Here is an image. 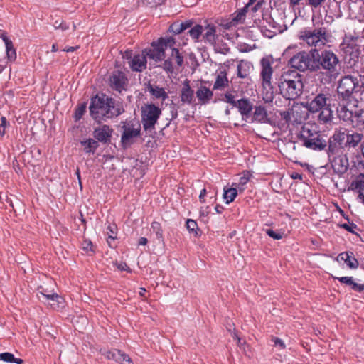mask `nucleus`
<instances>
[{"label": "nucleus", "mask_w": 364, "mask_h": 364, "mask_svg": "<svg viewBox=\"0 0 364 364\" xmlns=\"http://www.w3.org/2000/svg\"><path fill=\"white\" fill-rule=\"evenodd\" d=\"M299 39L304 41L308 46H314V48L324 46L328 42L326 28L324 27L314 29L306 28L300 31Z\"/></svg>", "instance_id": "7"}, {"label": "nucleus", "mask_w": 364, "mask_h": 364, "mask_svg": "<svg viewBox=\"0 0 364 364\" xmlns=\"http://www.w3.org/2000/svg\"><path fill=\"white\" fill-rule=\"evenodd\" d=\"M338 130L341 137L344 135V146H346L347 149L357 147L363 138V134L355 131L348 130L345 128H340L338 129Z\"/></svg>", "instance_id": "14"}, {"label": "nucleus", "mask_w": 364, "mask_h": 364, "mask_svg": "<svg viewBox=\"0 0 364 364\" xmlns=\"http://www.w3.org/2000/svg\"><path fill=\"white\" fill-rule=\"evenodd\" d=\"M133 51L132 50H127L124 51V53L122 54V58L124 59L129 60V61L133 59Z\"/></svg>", "instance_id": "60"}, {"label": "nucleus", "mask_w": 364, "mask_h": 364, "mask_svg": "<svg viewBox=\"0 0 364 364\" xmlns=\"http://www.w3.org/2000/svg\"><path fill=\"white\" fill-rule=\"evenodd\" d=\"M272 341L274 342V345L275 346H279L281 349H284L285 348V344L280 338L277 337H273Z\"/></svg>", "instance_id": "57"}, {"label": "nucleus", "mask_w": 364, "mask_h": 364, "mask_svg": "<svg viewBox=\"0 0 364 364\" xmlns=\"http://www.w3.org/2000/svg\"><path fill=\"white\" fill-rule=\"evenodd\" d=\"M252 121L259 123H270L271 120L268 118L267 111L263 106H255L253 112Z\"/></svg>", "instance_id": "24"}, {"label": "nucleus", "mask_w": 364, "mask_h": 364, "mask_svg": "<svg viewBox=\"0 0 364 364\" xmlns=\"http://www.w3.org/2000/svg\"><path fill=\"white\" fill-rule=\"evenodd\" d=\"M349 190L353 191L364 190V173H360L356 178L351 182Z\"/></svg>", "instance_id": "34"}, {"label": "nucleus", "mask_w": 364, "mask_h": 364, "mask_svg": "<svg viewBox=\"0 0 364 364\" xmlns=\"http://www.w3.org/2000/svg\"><path fill=\"white\" fill-rule=\"evenodd\" d=\"M252 65L250 62L242 60L237 67V75L239 78L244 79L248 77Z\"/></svg>", "instance_id": "31"}, {"label": "nucleus", "mask_w": 364, "mask_h": 364, "mask_svg": "<svg viewBox=\"0 0 364 364\" xmlns=\"http://www.w3.org/2000/svg\"><path fill=\"white\" fill-rule=\"evenodd\" d=\"M151 228L152 232L155 233L156 238L159 242L164 243L163 230L161 223L157 221H154L151 223Z\"/></svg>", "instance_id": "36"}, {"label": "nucleus", "mask_w": 364, "mask_h": 364, "mask_svg": "<svg viewBox=\"0 0 364 364\" xmlns=\"http://www.w3.org/2000/svg\"><path fill=\"white\" fill-rule=\"evenodd\" d=\"M159 39H162L161 45L163 46L165 50H166L168 48H169L171 50L172 48H175L174 45L176 44V41L173 38L169 37L166 38L161 37Z\"/></svg>", "instance_id": "41"}, {"label": "nucleus", "mask_w": 364, "mask_h": 364, "mask_svg": "<svg viewBox=\"0 0 364 364\" xmlns=\"http://www.w3.org/2000/svg\"><path fill=\"white\" fill-rule=\"evenodd\" d=\"M173 63H176V68H181L184 63V57L178 48H172L170 55L160 67L167 73L172 74L174 72Z\"/></svg>", "instance_id": "13"}, {"label": "nucleus", "mask_w": 364, "mask_h": 364, "mask_svg": "<svg viewBox=\"0 0 364 364\" xmlns=\"http://www.w3.org/2000/svg\"><path fill=\"white\" fill-rule=\"evenodd\" d=\"M224 97H225V100H224L225 102L227 103H229V104L232 103V101L235 99V96L230 92H226L224 95Z\"/></svg>", "instance_id": "62"}, {"label": "nucleus", "mask_w": 364, "mask_h": 364, "mask_svg": "<svg viewBox=\"0 0 364 364\" xmlns=\"http://www.w3.org/2000/svg\"><path fill=\"white\" fill-rule=\"evenodd\" d=\"M205 33L203 36L205 42L211 46H215L218 35L216 34V27L213 24H208L205 27Z\"/></svg>", "instance_id": "28"}, {"label": "nucleus", "mask_w": 364, "mask_h": 364, "mask_svg": "<svg viewBox=\"0 0 364 364\" xmlns=\"http://www.w3.org/2000/svg\"><path fill=\"white\" fill-rule=\"evenodd\" d=\"M146 55L145 53L134 55L133 59L129 61L130 68L135 72H142L146 68Z\"/></svg>", "instance_id": "19"}, {"label": "nucleus", "mask_w": 364, "mask_h": 364, "mask_svg": "<svg viewBox=\"0 0 364 364\" xmlns=\"http://www.w3.org/2000/svg\"><path fill=\"white\" fill-rule=\"evenodd\" d=\"M80 144L87 154H94L100 146L98 141L91 138L81 141Z\"/></svg>", "instance_id": "32"}, {"label": "nucleus", "mask_w": 364, "mask_h": 364, "mask_svg": "<svg viewBox=\"0 0 364 364\" xmlns=\"http://www.w3.org/2000/svg\"><path fill=\"white\" fill-rule=\"evenodd\" d=\"M181 101L188 105L192 104L194 97V91L190 86V81L186 79L180 93Z\"/></svg>", "instance_id": "20"}, {"label": "nucleus", "mask_w": 364, "mask_h": 364, "mask_svg": "<svg viewBox=\"0 0 364 364\" xmlns=\"http://www.w3.org/2000/svg\"><path fill=\"white\" fill-rule=\"evenodd\" d=\"M119 353H120V350H117V349H114L112 350H110V351H108L107 353V358L108 359H112V360H114L115 361H117L119 360Z\"/></svg>", "instance_id": "48"}, {"label": "nucleus", "mask_w": 364, "mask_h": 364, "mask_svg": "<svg viewBox=\"0 0 364 364\" xmlns=\"http://www.w3.org/2000/svg\"><path fill=\"white\" fill-rule=\"evenodd\" d=\"M86 109H87V102H85L80 103L77 106V107L75 108V114H74V118H75V122L79 121L82 117V116L84 115V114L86 112Z\"/></svg>", "instance_id": "38"}, {"label": "nucleus", "mask_w": 364, "mask_h": 364, "mask_svg": "<svg viewBox=\"0 0 364 364\" xmlns=\"http://www.w3.org/2000/svg\"><path fill=\"white\" fill-rule=\"evenodd\" d=\"M161 114V109L154 103L145 104L141 107V123L146 132H151L155 129Z\"/></svg>", "instance_id": "10"}, {"label": "nucleus", "mask_w": 364, "mask_h": 364, "mask_svg": "<svg viewBox=\"0 0 364 364\" xmlns=\"http://www.w3.org/2000/svg\"><path fill=\"white\" fill-rule=\"evenodd\" d=\"M161 42L162 39H158L156 41H153L151 43V48L144 49L143 50V53H145L146 57L155 60L156 62H160L164 60L166 50L161 45Z\"/></svg>", "instance_id": "15"}, {"label": "nucleus", "mask_w": 364, "mask_h": 364, "mask_svg": "<svg viewBox=\"0 0 364 364\" xmlns=\"http://www.w3.org/2000/svg\"><path fill=\"white\" fill-rule=\"evenodd\" d=\"M146 90L153 96L154 99H161L164 102L168 97V93L165 91L164 88L160 87L156 85H152L150 82L145 84Z\"/></svg>", "instance_id": "21"}, {"label": "nucleus", "mask_w": 364, "mask_h": 364, "mask_svg": "<svg viewBox=\"0 0 364 364\" xmlns=\"http://www.w3.org/2000/svg\"><path fill=\"white\" fill-rule=\"evenodd\" d=\"M0 360H3L6 363H13V360H14V355L11 353L9 352L0 353Z\"/></svg>", "instance_id": "46"}, {"label": "nucleus", "mask_w": 364, "mask_h": 364, "mask_svg": "<svg viewBox=\"0 0 364 364\" xmlns=\"http://www.w3.org/2000/svg\"><path fill=\"white\" fill-rule=\"evenodd\" d=\"M0 38L3 40L5 45L11 43L12 41L7 37V33L4 31H0Z\"/></svg>", "instance_id": "59"}, {"label": "nucleus", "mask_w": 364, "mask_h": 364, "mask_svg": "<svg viewBox=\"0 0 364 364\" xmlns=\"http://www.w3.org/2000/svg\"><path fill=\"white\" fill-rule=\"evenodd\" d=\"M79 48H80L79 46H68V47H66L64 49H63V51L68 52V53L74 52V51L77 50Z\"/></svg>", "instance_id": "63"}, {"label": "nucleus", "mask_w": 364, "mask_h": 364, "mask_svg": "<svg viewBox=\"0 0 364 364\" xmlns=\"http://www.w3.org/2000/svg\"><path fill=\"white\" fill-rule=\"evenodd\" d=\"M82 245V249L85 251H86V252L91 251L92 252H95V250H93L92 242L90 240H86V239L84 240Z\"/></svg>", "instance_id": "52"}, {"label": "nucleus", "mask_w": 364, "mask_h": 364, "mask_svg": "<svg viewBox=\"0 0 364 364\" xmlns=\"http://www.w3.org/2000/svg\"><path fill=\"white\" fill-rule=\"evenodd\" d=\"M343 138L344 135L341 137L338 129H336L333 134L327 138L328 144L325 151L328 158L344 154L346 146H344Z\"/></svg>", "instance_id": "11"}, {"label": "nucleus", "mask_w": 364, "mask_h": 364, "mask_svg": "<svg viewBox=\"0 0 364 364\" xmlns=\"http://www.w3.org/2000/svg\"><path fill=\"white\" fill-rule=\"evenodd\" d=\"M227 329L228 330V331H230L232 336V337L235 338V339H237V344L239 345L240 343V338H239L237 332H236V330H235V325L234 323H227V326H226Z\"/></svg>", "instance_id": "47"}, {"label": "nucleus", "mask_w": 364, "mask_h": 364, "mask_svg": "<svg viewBox=\"0 0 364 364\" xmlns=\"http://www.w3.org/2000/svg\"><path fill=\"white\" fill-rule=\"evenodd\" d=\"M293 70L316 73V80L321 85H329L339 75L341 61L331 50L311 48L294 54L288 61Z\"/></svg>", "instance_id": "1"}, {"label": "nucleus", "mask_w": 364, "mask_h": 364, "mask_svg": "<svg viewBox=\"0 0 364 364\" xmlns=\"http://www.w3.org/2000/svg\"><path fill=\"white\" fill-rule=\"evenodd\" d=\"M168 31L174 34H179L183 31L181 26H180L179 22L173 23L168 28Z\"/></svg>", "instance_id": "44"}, {"label": "nucleus", "mask_w": 364, "mask_h": 364, "mask_svg": "<svg viewBox=\"0 0 364 364\" xmlns=\"http://www.w3.org/2000/svg\"><path fill=\"white\" fill-rule=\"evenodd\" d=\"M336 112L338 117L344 121V122H350L353 125V119H354V116L355 114V111L353 112L349 110L347 107L344 105H338L336 107Z\"/></svg>", "instance_id": "22"}, {"label": "nucleus", "mask_w": 364, "mask_h": 364, "mask_svg": "<svg viewBox=\"0 0 364 364\" xmlns=\"http://www.w3.org/2000/svg\"><path fill=\"white\" fill-rule=\"evenodd\" d=\"M326 0H307V4L314 8H318Z\"/></svg>", "instance_id": "56"}, {"label": "nucleus", "mask_w": 364, "mask_h": 364, "mask_svg": "<svg viewBox=\"0 0 364 364\" xmlns=\"http://www.w3.org/2000/svg\"><path fill=\"white\" fill-rule=\"evenodd\" d=\"M107 235H109L108 238L111 240H114L117 237V227L115 224L109 225L107 228Z\"/></svg>", "instance_id": "42"}, {"label": "nucleus", "mask_w": 364, "mask_h": 364, "mask_svg": "<svg viewBox=\"0 0 364 364\" xmlns=\"http://www.w3.org/2000/svg\"><path fill=\"white\" fill-rule=\"evenodd\" d=\"M112 132L113 129L109 126L105 124L94 129L93 136L98 143L107 144L110 141Z\"/></svg>", "instance_id": "18"}, {"label": "nucleus", "mask_w": 364, "mask_h": 364, "mask_svg": "<svg viewBox=\"0 0 364 364\" xmlns=\"http://www.w3.org/2000/svg\"><path fill=\"white\" fill-rule=\"evenodd\" d=\"M332 277L334 279H338L341 283L345 284L347 286H349L350 289L355 291L357 292H362L364 290V283L363 284H358L353 281V279L352 277Z\"/></svg>", "instance_id": "26"}, {"label": "nucleus", "mask_w": 364, "mask_h": 364, "mask_svg": "<svg viewBox=\"0 0 364 364\" xmlns=\"http://www.w3.org/2000/svg\"><path fill=\"white\" fill-rule=\"evenodd\" d=\"M5 46L8 60L14 61L16 59V51L14 47L13 42L5 45Z\"/></svg>", "instance_id": "39"}, {"label": "nucleus", "mask_w": 364, "mask_h": 364, "mask_svg": "<svg viewBox=\"0 0 364 364\" xmlns=\"http://www.w3.org/2000/svg\"><path fill=\"white\" fill-rule=\"evenodd\" d=\"M313 95L304 107L310 113H318V120L321 124L331 122L333 119V107L336 105V95L331 92L329 89H325Z\"/></svg>", "instance_id": "2"}, {"label": "nucleus", "mask_w": 364, "mask_h": 364, "mask_svg": "<svg viewBox=\"0 0 364 364\" xmlns=\"http://www.w3.org/2000/svg\"><path fill=\"white\" fill-rule=\"evenodd\" d=\"M107 100V107L108 108L106 112L107 113L108 119L117 117L125 112L122 102L117 101L115 99L108 96Z\"/></svg>", "instance_id": "17"}, {"label": "nucleus", "mask_w": 364, "mask_h": 364, "mask_svg": "<svg viewBox=\"0 0 364 364\" xmlns=\"http://www.w3.org/2000/svg\"><path fill=\"white\" fill-rule=\"evenodd\" d=\"M109 83L113 90L122 93L127 90L129 80L123 71L116 70L109 75Z\"/></svg>", "instance_id": "12"}, {"label": "nucleus", "mask_w": 364, "mask_h": 364, "mask_svg": "<svg viewBox=\"0 0 364 364\" xmlns=\"http://www.w3.org/2000/svg\"><path fill=\"white\" fill-rule=\"evenodd\" d=\"M249 11L247 6H244L242 9H237L235 13L232 14V18L229 23L227 24V27L229 28L232 26H236L239 23H243L245 20L246 14Z\"/></svg>", "instance_id": "23"}, {"label": "nucleus", "mask_w": 364, "mask_h": 364, "mask_svg": "<svg viewBox=\"0 0 364 364\" xmlns=\"http://www.w3.org/2000/svg\"><path fill=\"white\" fill-rule=\"evenodd\" d=\"M229 85V80L227 77V72L225 70L220 71L217 75L213 85V90H223Z\"/></svg>", "instance_id": "30"}, {"label": "nucleus", "mask_w": 364, "mask_h": 364, "mask_svg": "<svg viewBox=\"0 0 364 364\" xmlns=\"http://www.w3.org/2000/svg\"><path fill=\"white\" fill-rule=\"evenodd\" d=\"M122 123L121 144L122 146L126 149L134 143L135 138L141 136V125L140 122L136 119Z\"/></svg>", "instance_id": "9"}, {"label": "nucleus", "mask_w": 364, "mask_h": 364, "mask_svg": "<svg viewBox=\"0 0 364 364\" xmlns=\"http://www.w3.org/2000/svg\"><path fill=\"white\" fill-rule=\"evenodd\" d=\"M331 167L335 173L343 176L349 168L348 157L347 154H341L328 158Z\"/></svg>", "instance_id": "16"}, {"label": "nucleus", "mask_w": 364, "mask_h": 364, "mask_svg": "<svg viewBox=\"0 0 364 364\" xmlns=\"http://www.w3.org/2000/svg\"><path fill=\"white\" fill-rule=\"evenodd\" d=\"M353 127L360 130L364 129V109L355 111L354 119H353Z\"/></svg>", "instance_id": "33"}, {"label": "nucleus", "mask_w": 364, "mask_h": 364, "mask_svg": "<svg viewBox=\"0 0 364 364\" xmlns=\"http://www.w3.org/2000/svg\"><path fill=\"white\" fill-rule=\"evenodd\" d=\"M186 228L190 232L194 233L196 236H198V231L200 230L198 228L197 223L192 220L188 219L186 221Z\"/></svg>", "instance_id": "40"}, {"label": "nucleus", "mask_w": 364, "mask_h": 364, "mask_svg": "<svg viewBox=\"0 0 364 364\" xmlns=\"http://www.w3.org/2000/svg\"><path fill=\"white\" fill-rule=\"evenodd\" d=\"M203 31V27L200 24H196L195 26L191 28L188 33L190 36L195 40L198 41L199 38L202 35Z\"/></svg>", "instance_id": "37"}, {"label": "nucleus", "mask_w": 364, "mask_h": 364, "mask_svg": "<svg viewBox=\"0 0 364 364\" xmlns=\"http://www.w3.org/2000/svg\"><path fill=\"white\" fill-rule=\"evenodd\" d=\"M216 52L222 53L223 55H226L230 51V48L226 43H223L221 47L215 48Z\"/></svg>", "instance_id": "55"}, {"label": "nucleus", "mask_w": 364, "mask_h": 364, "mask_svg": "<svg viewBox=\"0 0 364 364\" xmlns=\"http://www.w3.org/2000/svg\"><path fill=\"white\" fill-rule=\"evenodd\" d=\"M193 22L191 21H186L185 22L180 23V26L182 27L183 30L185 31L189 28H191Z\"/></svg>", "instance_id": "61"}, {"label": "nucleus", "mask_w": 364, "mask_h": 364, "mask_svg": "<svg viewBox=\"0 0 364 364\" xmlns=\"http://www.w3.org/2000/svg\"><path fill=\"white\" fill-rule=\"evenodd\" d=\"M9 125V122L6 120V118L4 116L1 117V124H0V136H4L6 133V127Z\"/></svg>", "instance_id": "51"}, {"label": "nucleus", "mask_w": 364, "mask_h": 364, "mask_svg": "<svg viewBox=\"0 0 364 364\" xmlns=\"http://www.w3.org/2000/svg\"><path fill=\"white\" fill-rule=\"evenodd\" d=\"M237 104V107L242 116H248L252 110L253 105L247 98L238 100Z\"/></svg>", "instance_id": "29"}, {"label": "nucleus", "mask_w": 364, "mask_h": 364, "mask_svg": "<svg viewBox=\"0 0 364 364\" xmlns=\"http://www.w3.org/2000/svg\"><path fill=\"white\" fill-rule=\"evenodd\" d=\"M206 189L203 188L201 190L200 193L199 195V200L201 203H205V196L206 195Z\"/></svg>", "instance_id": "64"}, {"label": "nucleus", "mask_w": 364, "mask_h": 364, "mask_svg": "<svg viewBox=\"0 0 364 364\" xmlns=\"http://www.w3.org/2000/svg\"><path fill=\"white\" fill-rule=\"evenodd\" d=\"M273 58L271 55L262 58L260 60L261 71L260 77L262 79V85L267 91L263 93V100L266 103L272 102L274 95V87L272 84V77L273 74Z\"/></svg>", "instance_id": "4"}, {"label": "nucleus", "mask_w": 364, "mask_h": 364, "mask_svg": "<svg viewBox=\"0 0 364 364\" xmlns=\"http://www.w3.org/2000/svg\"><path fill=\"white\" fill-rule=\"evenodd\" d=\"M251 176H252L251 173L249 172L245 173L243 176H241L240 178L238 185L242 186H245L247 183V182L250 181Z\"/></svg>", "instance_id": "54"}, {"label": "nucleus", "mask_w": 364, "mask_h": 364, "mask_svg": "<svg viewBox=\"0 0 364 364\" xmlns=\"http://www.w3.org/2000/svg\"><path fill=\"white\" fill-rule=\"evenodd\" d=\"M119 355V360H117V362L121 364H134L130 357L125 353L122 352V350H120Z\"/></svg>", "instance_id": "43"}, {"label": "nucleus", "mask_w": 364, "mask_h": 364, "mask_svg": "<svg viewBox=\"0 0 364 364\" xmlns=\"http://www.w3.org/2000/svg\"><path fill=\"white\" fill-rule=\"evenodd\" d=\"M298 138L304 146L316 151H325L328 144L326 135L320 132H312L309 129H304Z\"/></svg>", "instance_id": "6"}, {"label": "nucleus", "mask_w": 364, "mask_h": 364, "mask_svg": "<svg viewBox=\"0 0 364 364\" xmlns=\"http://www.w3.org/2000/svg\"><path fill=\"white\" fill-rule=\"evenodd\" d=\"M339 226L346 230V231L353 234H355L354 229H356L358 228L357 225L355 224L354 223H351L350 225L347 223H342L340 224Z\"/></svg>", "instance_id": "49"}, {"label": "nucleus", "mask_w": 364, "mask_h": 364, "mask_svg": "<svg viewBox=\"0 0 364 364\" xmlns=\"http://www.w3.org/2000/svg\"><path fill=\"white\" fill-rule=\"evenodd\" d=\"M338 258L344 261L350 269H356L359 265L358 259L352 252L346 251L341 252L338 255Z\"/></svg>", "instance_id": "27"}, {"label": "nucleus", "mask_w": 364, "mask_h": 364, "mask_svg": "<svg viewBox=\"0 0 364 364\" xmlns=\"http://www.w3.org/2000/svg\"><path fill=\"white\" fill-rule=\"evenodd\" d=\"M278 87L284 99L294 100L303 92V76L296 70L283 72L279 78Z\"/></svg>", "instance_id": "3"}, {"label": "nucleus", "mask_w": 364, "mask_h": 364, "mask_svg": "<svg viewBox=\"0 0 364 364\" xmlns=\"http://www.w3.org/2000/svg\"><path fill=\"white\" fill-rule=\"evenodd\" d=\"M237 195V188H224L223 198L226 200V203L229 204L232 202Z\"/></svg>", "instance_id": "35"}, {"label": "nucleus", "mask_w": 364, "mask_h": 364, "mask_svg": "<svg viewBox=\"0 0 364 364\" xmlns=\"http://www.w3.org/2000/svg\"><path fill=\"white\" fill-rule=\"evenodd\" d=\"M39 292L41 294L43 299H46V301H58V299H59L60 298V296L56 293L46 294L43 291H39Z\"/></svg>", "instance_id": "45"}, {"label": "nucleus", "mask_w": 364, "mask_h": 364, "mask_svg": "<svg viewBox=\"0 0 364 364\" xmlns=\"http://www.w3.org/2000/svg\"><path fill=\"white\" fill-rule=\"evenodd\" d=\"M360 92L359 80L357 77L347 75L342 77L338 83L337 94L338 98L343 102H349L354 95Z\"/></svg>", "instance_id": "5"}, {"label": "nucleus", "mask_w": 364, "mask_h": 364, "mask_svg": "<svg viewBox=\"0 0 364 364\" xmlns=\"http://www.w3.org/2000/svg\"><path fill=\"white\" fill-rule=\"evenodd\" d=\"M196 97L201 105L208 104L213 96V92L205 86L201 85L196 92Z\"/></svg>", "instance_id": "25"}, {"label": "nucleus", "mask_w": 364, "mask_h": 364, "mask_svg": "<svg viewBox=\"0 0 364 364\" xmlns=\"http://www.w3.org/2000/svg\"><path fill=\"white\" fill-rule=\"evenodd\" d=\"M263 3L264 1L262 0L257 1L255 5L250 6V11H251L252 13L257 11L262 7Z\"/></svg>", "instance_id": "58"}, {"label": "nucleus", "mask_w": 364, "mask_h": 364, "mask_svg": "<svg viewBox=\"0 0 364 364\" xmlns=\"http://www.w3.org/2000/svg\"><path fill=\"white\" fill-rule=\"evenodd\" d=\"M107 96L101 93L97 94L91 97L89 107L90 114L91 117L98 124L108 119L107 113Z\"/></svg>", "instance_id": "8"}, {"label": "nucleus", "mask_w": 364, "mask_h": 364, "mask_svg": "<svg viewBox=\"0 0 364 364\" xmlns=\"http://www.w3.org/2000/svg\"><path fill=\"white\" fill-rule=\"evenodd\" d=\"M265 232L269 237L274 240H280L283 237V233L277 232L272 229H267Z\"/></svg>", "instance_id": "50"}, {"label": "nucleus", "mask_w": 364, "mask_h": 364, "mask_svg": "<svg viewBox=\"0 0 364 364\" xmlns=\"http://www.w3.org/2000/svg\"><path fill=\"white\" fill-rule=\"evenodd\" d=\"M291 112L290 109L283 111L280 113V116H281L282 119L287 124H289L291 120Z\"/></svg>", "instance_id": "53"}]
</instances>
